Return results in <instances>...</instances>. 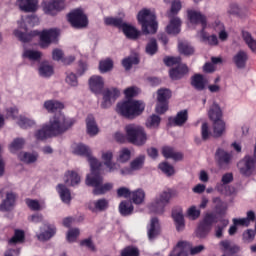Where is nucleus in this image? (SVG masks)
I'll use <instances>...</instances> for the list:
<instances>
[{
	"instance_id": "34",
	"label": "nucleus",
	"mask_w": 256,
	"mask_h": 256,
	"mask_svg": "<svg viewBox=\"0 0 256 256\" xmlns=\"http://www.w3.org/2000/svg\"><path fill=\"white\" fill-rule=\"evenodd\" d=\"M133 210H134V207H133V204L130 201L125 200V201H122L119 204V213L123 217H127L129 215H132Z\"/></svg>"
},
{
	"instance_id": "23",
	"label": "nucleus",
	"mask_w": 256,
	"mask_h": 256,
	"mask_svg": "<svg viewBox=\"0 0 256 256\" xmlns=\"http://www.w3.org/2000/svg\"><path fill=\"white\" fill-rule=\"evenodd\" d=\"M188 17L191 23H201L202 29H205V27H207V17L201 14V12L190 10L188 11Z\"/></svg>"
},
{
	"instance_id": "42",
	"label": "nucleus",
	"mask_w": 256,
	"mask_h": 256,
	"mask_svg": "<svg viewBox=\"0 0 256 256\" xmlns=\"http://www.w3.org/2000/svg\"><path fill=\"white\" fill-rule=\"evenodd\" d=\"M130 199L135 203V205H141L145 201V191L143 189H138L132 192Z\"/></svg>"
},
{
	"instance_id": "32",
	"label": "nucleus",
	"mask_w": 256,
	"mask_h": 256,
	"mask_svg": "<svg viewBox=\"0 0 256 256\" xmlns=\"http://www.w3.org/2000/svg\"><path fill=\"white\" fill-rule=\"evenodd\" d=\"M87 133L91 137H95L97 133H99V127H97V123L95 122V118L92 115H89L86 119Z\"/></svg>"
},
{
	"instance_id": "29",
	"label": "nucleus",
	"mask_w": 256,
	"mask_h": 256,
	"mask_svg": "<svg viewBox=\"0 0 256 256\" xmlns=\"http://www.w3.org/2000/svg\"><path fill=\"white\" fill-rule=\"evenodd\" d=\"M187 119H189L187 110H182L177 113L176 117L170 118L169 122L173 125H176L177 127H182V125H185V123H187Z\"/></svg>"
},
{
	"instance_id": "53",
	"label": "nucleus",
	"mask_w": 256,
	"mask_h": 256,
	"mask_svg": "<svg viewBox=\"0 0 256 256\" xmlns=\"http://www.w3.org/2000/svg\"><path fill=\"white\" fill-rule=\"evenodd\" d=\"M178 47L182 55H193V53H195V48L187 42L180 43Z\"/></svg>"
},
{
	"instance_id": "57",
	"label": "nucleus",
	"mask_w": 256,
	"mask_h": 256,
	"mask_svg": "<svg viewBox=\"0 0 256 256\" xmlns=\"http://www.w3.org/2000/svg\"><path fill=\"white\" fill-rule=\"evenodd\" d=\"M229 15H235L236 17H243V9L239 7V4L232 3L228 9Z\"/></svg>"
},
{
	"instance_id": "24",
	"label": "nucleus",
	"mask_w": 256,
	"mask_h": 256,
	"mask_svg": "<svg viewBox=\"0 0 256 256\" xmlns=\"http://www.w3.org/2000/svg\"><path fill=\"white\" fill-rule=\"evenodd\" d=\"M44 108L46 111H48V113H55V111L61 113V111L65 109V104L57 100H48L44 102Z\"/></svg>"
},
{
	"instance_id": "52",
	"label": "nucleus",
	"mask_w": 256,
	"mask_h": 256,
	"mask_svg": "<svg viewBox=\"0 0 256 256\" xmlns=\"http://www.w3.org/2000/svg\"><path fill=\"white\" fill-rule=\"evenodd\" d=\"M144 164L145 156H139L130 163V167L132 171H139V169H143Z\"/></svg>"
},
{
	"instance_id": "40",
	"label": "nucleus",
	"mask_w": 256,
	"mask_h": 256,
	"mask_svg": "<svg viewBox=\"0 0 256 256\" xmlns=\"http://www.w3.org/2000/svg\"><path fill=\"white\" fill-rule=\"evenodd\" d=\"M229 225L228 219H221L220 224L216 225L214 228V235L217 239L223 238V231H225V228Z\"/></svg>"
},
{
	"instance_id": "37",
	"label": "nucleus",
	"mask_w": 256,
	"mask_h": 256,
	"mask_svg": "<svg viewBox=\"0 0 256 256\" xmlns=\"http://www.w3.org/2000/svg\"><path fill=\"white\" fill-rule=\"evenodd\" d=\"M209 118L211 121H221V108L219 107V104L213 103L212 106L210 107V110L208 112Z\"/></svg>"
},
{
	"instance_id": "18",
	"label": "nucleus",
	"mask_w": 256,
	"mask_h": 256,
	"mask_svg": "<svg viewBox=\"0 0 256 256\" xmlns=\"http://www.w3.org/2000/svg\"><path fill=\"white\" fill-rule=\"evenodd\" d=\"M161 234V224H159V218L154 217L150 221V226L148 228V239L153 241L158 235Z\"/></svg>"
},
{
	"instance_id": "1",
	"label": "nucleus",
	"mask_w": 256,
	"mask_h": 256,
	"mask_svg": "<svg viewBox=\"0 0 256 256\" xmlns=\"http://www.w3.org/2000/svg\"><path fill=\"white\" fill-rule=\"evenodd\" d=\"M71 127V123L65 115L61 112L54 115L53 118L49 120L47 124H45L42 129L38 130L35 133L36 139L43 141L49 137H57V135H63L65 131Z\"/></svg>"
},
{
	"instance_id": "49",
	"label": "nucleus",
	"mask_w": 256,
	"mask_h": 256,
	"mask_svg": "<svg viewBox=\"0 0 256 256\" xmlns=\"http://www.w3.org/2000/svg\"><path fill=\"white\" fill-rule=\"evenodd\" d=\"M57 233V229L55 227L48 226V230L42 232L38 235L39 241H49L51 237H53Z\"/></svg>"
},
{
	"instance_id": "38",
	"label": "nucleus",
	"mask_w": 256,
	"mask_h": 256,
	"mask_svg": "<svg viewBox=\"0 0 256 256\" xmlns=\"http://www.w3.org/2000/svg\"><path fill=\"white\" fill-rule=\"evenodd\" d=\"M225 133V122L223 120H217L213 123V137L216 139L219 137H222V135Z\"/></svg>"
},
{
	"instance_id": "31",
	"label": "nucleus",
	"mask_w": 256,
	"mask_h": 256,
	"mask_svg": "<svg viewBox=\"0 0 256 256\" xmlns=\"http://www.w3.org/2000/svg\"><path fill=\"white\" fill-rule=\"evenodd\" d=\"M65 183L66 185L75 187V185H79V183H81V177L75 171H68L65 174Z\"/></svg>"
},
{
	"instance_id": "4",
	"label": "nucleus",
	"mask_w": 256,
	"mask_h": 256,
	"mask_svg": "<svg viewBox=\"0 0 256 256\" xmlns=\"http://www.w3.org/2000/svg\"><path fill=\"white\" fill-rule=\"evenodd\" d=\"M124 130L128 143H132V145H137L138 147H142V145L147 143V132H145L143 126L128 124L125 126Z\"/></svg>"
},
{
	"instance_id": "64",
	"label": "nucleus",
	"mask_w": 256,
	"mask_h": 256,
	"mask_svg": "<svg viewBox=\"0 0 256 256\" xmlns=\"http://www.w3.org/2000/svg\"><path fill=\"white\" fill-rule=\"evenodd\" d=\"M77 237H79V229L74 228L70 229L67 233V241L69 243H73L77 240Z\"/></svg>"
},
{
	"instance_id": "50",
	"label": "nucleus",
	"mask_w": 256,
	"mask_h": 256,
	"mask_svg": "<svg viewBox=\"0 0 256 256\" xmlns=\"http://www.w3.org/2000/svg\"><path fill=\"white\" fill-rule=\"evenodd\" d=\"M113 69V60L111 58H107L105 60L100 61L99 63V71L102 73H108Z\"/></svg>"
},
{
	"instance_id": "17",
	"label": "nucleus",
	"mask_w": 256,
	"mask_h": 256,
	"mask_svg": "<svg viewBox=\"0 0 256 256\" xmlns=\"http://www.w3.org/2000/svg\"><path fill=\"white\" fill-rule=\"evenodd\" d=\"M187 73H189V68L185 64H179L176 68H172L169 71L170 79H172V81L183 79Z\"/></svg>"
},
{
	"instance_id": "62",
	"label": "nucleus",
	"mask_w": 256,
	"mask_h": 256,
	"mask_svg": "<svg viewBox=\"0 0 256 256\" xmlns=\"http://www.w3.org/2000/svg\"><path fill=\"white\" fill-rule=\"evenodd\" d=\"M129 159H131V151L127 148L122 149L119 155L120 163H127Z\"/></svg>"
},
{
	"instance_id": "28",
	"label": "nucleus",
	"mask_w": 256,
	"mask_h": 256,
	"mask_svg": "<svg viewBox=\"0 0 256 256\" xmlns=\"http://www.w3.org/2000/svg\"><path fill=\"white\" fill-rule=\"evenodd\" d=\"M162 155L165 159H173L174 161H181L183 154L175 152V149L171 146L162 147Z\"/></svg>"
},
{
	"instance_id": "11",
	"label": "nucleus",
	"mask_w": 256,
	"mask_h": 256,
	"mask_svg": "<svg viewBox=\"0 0 256 256\" xmlns=\"http://www.w3.org/2000/svg\"><path fill=\"white\" fill-rule=\"evenodd\" d=\"M103 101L101 103L102 109H109L119 99V95H121V92H119V89L117 88H106L103 92Z\"/></svg>"
},
{
	"instance_id": "51",
	"label": "nucleus",
	"mask_w": 256,
	"mask_h": 256,
	"mask_svg": "<svg viewBox=\"0 0 256 256\" xmlns=\"http://www.w3.org/2000/svg\"><path fill=\"white\" fill-rule=\"evenodd\" d=\"M122 65L126 71H129L133 65H139V58H137V56L125 58L122 60Z\"/></svg>"
},
{
	"instance_id": "36",
	"label": "nucleus",
	"mask_w": 256,
	"mask_h": 256,
	"mask_svg": "<svg viewBox=\"0 0 256 256\" xmlns=\"http://www.w3.org/2000/svg\"><path fill=\"white\" fill-rule=\"evenodd\" d=\"M58 193L63 203H66V205H69V203H71V191L66 188L65 185H58Z\"/></svg>"
},
{
	"instance_id": "55",
	"label": "nucleus",
	"mask_w": 256,
	"mask_h": 256,
	"mask_svg": "<svg viewBox=\"0 0 256 256\" xmlns=\"http://www.w3.org/2000/svg\"><path fill=\"white\" fill-rule=\"evenodd\" d=\"M20 161H23V163H35L37 161V156L35 154L27 153V152H21L18 155Z\"/></svg>"
},
{
	"instance_id": "54",
	"label": "nucleus",
	"mask_w": 256,
	"mask_h": 256,
	"mask_svg": "<svg viewBox=\"0 0 256 256\" xmlns=\"http://www.w3.org/2000/svg\"><path fill=\"white\" fill-rule=\"evenodd\" d=\"M159 169L164 172L167 177H171L172 175H175V168L168 164L167 162H162L159 164Z\"/></svg>"
},
{
	"instance_id": "39",
	"label": "nucleus",
	"mask_w": 256,
	"mask_h": 256,
	"mask_svg": "<svg viewBox=\"0 0 256 256\" xmlns=\"http://www.w3.org/2000/svg\"><path fill=\"white\" fill-rule=\"evenodd\" d=\"M216 191L221 195H233L235 193V188L229 184L218 183L215 187Z\"/></svg>"
},
{
	"instance_id": "10",
	"label": "nucleus",
	"mask_w": 256,
	"mask_h": 256,
	"mask_svg": "<svg viewBox=\"0 0 256 256\" xmlns=\"http://www.w3.org/2000/svg\"><path fill=\"white\" fill-rule=\"evenodd\" d=\"M59 39V29L51 28L48 30H43L40 33V47L42 49H47L51 43H57Z\"/></svg>"
},
{
	"instance_id": "2",
	"label": "nucleus",
	"mask_w": 256,
	"mask_h": 256,
	"mask_svg": "<svg viewBox=\"0 0 256 256\" xmlns=\"http://www.w3.org/2000/svg\"><path fill=\"white\" fill-rule=\"evenodd\" d=\"M91 172L86 176L85 184L88 187H93V195H105L113 189V183L103 184V176H101V162L91 160Z\"/></svg>"
},
{
	"instance_id": "19",
	"label": "nucleus",
	"mask_w": 256,
	"mask_h": 256,
	"mask_svg": "<svg viewBox=\"0 0 256 256\" xmlns=\"http://www.w3.org/2000/svg\"><path fill=\"white\" fill-rule=\"evenodd\" d=\"M207 83H209V80L202 74H195L191 77V85L196 89V91L205 90Z\"/></svg>"
},
{
	"instance_id": "3",
	"label": "nucleus",
	"mask_w": 256,
	"mask_h": 256,
	"mask_svg": "<svg viewBox=\"0 0 256 256\" xmlns=\"http://www.w3.org/2000/svg\"><path fill=\"white\" fill-rule=\"evenodd\" d=\"M117 113L126 119H135L145 111V103L139 100L128 99L117 104Z\"/></svg>"
},
{
	"instance_id": "48",
	"label": "nucleus",
	"mask_w": 256,
	"mask_h": 256,
	"mask_svg": "<svg viewBox=\"0 0 256 256\" xmlns=\"http://www.w3.org/2000/svg\"><path fill=\"white\" fill-rule=\"evenodd\" d=\"M43 54L37 50H25L23 53V57L29 59L30 61H39Z\"/></svg>"
},
{
	"instance_id": "27",
	"label": "nucleus",
	"mask_w": 256,
	"mask_h": 256,
	"mask_svg": "<svg viewBox=\"0 0 256 256\" xmlns=\"http://www.w3.org/2000/svg\"><path fill=\"white\" fill-rule=\"evenodd\" d=\"M248 59L249 55H247V52L243 50L238 51V53L233 57V61L238 69H245Z\"/></svg>"
},
{
	"instance_id": "6",
	"label": "nucleus",
	"mask_w": 256,
	"mask_h": 256,
	"mask_svg": "<svg viewBox=\"0 0 256 256\" xmlns=\"http://www.w3.org/2000/svg\"><path fill=\"white\" fill-rule=\"evenodd\" d=\"M105 24L113 25L114 27H118V29H122L124 35H126L128 39H137V37H139L140 35V32L137 31L135 27L123 21V18L108 17V18H105Z\"/></svg>"
},
{
	"instance_id": "9",
	"label": "nucleus",
	"mask_w": 256,
	"mask_h": 256,
	"mask_svg": "<svg viewBox=\"0 0 256 256\" xmlns=\"http://www.w3.org/2000/svg\"><path fill=\"white\" fill-rule=\"evenodd\" d=\"M171 99V90L167 88H161L157 91V105H156V113L158 115H163L169 109L167 101Z\"/></svg>"
},
{
	"instance_id": "56",
	"label": "nucleus",
	"mask_w": 256,
	"mask_h": 256,
	"mask_svg": "<svg viewBox=\"0 0 256 256\" xmlns=\"http://www.w3.org/2000/svg\"><path fill=\"white\" fill-rule=\"evenodd\" d=\"M183 244H180L179 242L177 243L176 247L171 251L169 256H189L187 253V248H182Z\"/></svg>"
},
{
	"instance_id": "47",
	"label": "nucleus",
	"mask_w": 256,
	"mask_h": 256,
	"mask_svg": "<svg viewBox=\"0 0 256 256\" xmlns=\"http://www.w3.org/2000/svg\"><path fill=\"white\" fill-rule=\"evenodd\" d=\"M181 0H174L171 4V9L170 11L167 12V17L169 19L175 17V15H177V13H179V11H181Z\"/></svg>"
},
{
	"instance_id": "8",
	"label": "nucleus",
	"mask_w": 256,
	"mask_h": 256,
	"mask_svg": "<svg viewBox=\"0 0 256 256\" xmlns=\"http://www.w3.org/2000/svg\"><path fill=\"white\" fill-rule=\"evenodd\" d=\"M68 21L74 29H85L89 25V19L83 9H75L68 14Z\"/></svg>"
},
{
	"instance_id": "59",
	"label": "nucleus",
	"mask_w": 256,
	"mask_h": 256,
	"mask_svg": "<svg viewBox=\"0 0 256 256\" xmlns=\"http://www.w3.org/2000/svg\"><path fill=\"white\" fill-rule=\"evenodd\" d=\"M17 124L22 129H29V127H33V125H35V121L28 119L26 117L20 116Z\"/></svg>"
},
{
	"instance_id": "7",
	"label": "nucleus",
	"mask_w": 256,
	"mask_h": 256,
	"mask_svg": "<svg viewBox=\"0 0 256 256\" xmlns=\"http://www.w3.org/2000/svg\"><path fill=\"white\" fill-rule=\"evenodd\" d=\"M214 223H217V214L213 212L206 213L197 227L196 237H198V239H205V237L211 233Z\"/></svg>"
},
{
	"instance_id": "13",
	"label": "nucleus",
	"mask_w": 256,
	"mask_h": 256,
	"mask_svg": "<svg viewBox=\"0 0 256 256\" xmlns=\"http://www.w3.org/2000/svg\"><path fill=\"white\" fill-rule=\"evenodd\" d=\"M215 160L220 167H227V165H231V161H233V154L222 148H218L215 153Z\"/></svg>"
},
{
	"instance_id": "20",
	"label": "nucleus",
	"mask_w": 256,
	"mask_h": 256,
	"mask_svg": "<svg viewBox=\"0 0 256 256\" xmlns=\"http://www.w3.org/2000/svg\"><path fill=\"white\" fill-rule=\"evenodd\" d=\"M168 35H179L181 33V19L179 17L170 18V22L166 27Z\"/></svg>"
},
{
	"instance_id": "58",
	"label": "nucleus",
	"mask_w": 256,
	"mask_h": 256,
	"mask_svg": "<svg viewBox=\"0 0 256 256\" xmlns=\"http://www.w3.org/2000/svg\"><path fill=\"white\" fill-rule=\"evenodd\" d=\"M65 82L70 87H77V85H79V81L77 80V75L73 72L66 73Z\"/></svg>"
},
{
	"instance_id": "30",
	"label": "nucleus",
	"mask_w": 256,
	"mask_h": 256,
	"mask_svg": "<svg viewBox=\"0 0 256 256\" xmlns=\"http://www.w3.org/2000/svg\"><path fill=\"white\" fill-rule=\"evenodd\" d=\"M14 35L19 39V41H22V43H29L33 37H37V35H39V31L34 30L30 33H24L19 30H15Z\"/></svg>"
},
{
	"instance_id": "5",
	"label": "nucleus",
	"mask_w": 256,
	"mask_h": 256,
	"mask_svg": "<svg viewBox=\"0 0 256 256\" xmlns=\"http://www.w3.org/2000/svg\"><path fill=\"white\" fill-rule=\"evenodd\" d=\"M156 19L155 13L147 8L139 11L137 15V20L142 25V31L145 35H155L157 33L158 24Z\"/></svg>"
},
{
	"instance_id": "61",
	"label": "nucleus",
	"mask_w": 256,
	"mask_h": 256,
	"mask_svg": "<svg viewBox=\"0 0 256 256\" xmlns=\"http://www.w3.org/2000/svg\"><path fill=\"white\" fill-rule=\"evenodd\" d=\"M25 239V232L22 230H16L14 236L10 239L9 243H23Z\"/></svg>"
},
{
	"instance_id": "33",
	"label": "nucleus",
	"mask_w": 256,
	"mask_h": 256,
	"mask_svg": "<svg viewBox=\"0 0 256 256\" xmlns=\"http://www.w3.org/2000/svg\"><path fill=\"white\" fill-rule=\"evenodd\" d=\"M242 39L246 43L247 47L252 51V53H256V40L253 38L251 33L248 31H242Z\"/></svg>"
},
{
	"instance_id": "25",
	"label": "nucleus",
	"mask_w": 256,
	"mask_h": 256,
	"mask_svg": "<svg viewBox=\"0 0 256 256\" xmlns=\"http://www.w3.org/2000/svg\"><path fill=\"white\" fill-rule=\"evenodd\" d=\"M73 153H75V155H82L84 157H87L90 164L92 160L97 161L95 157H92L91 149L85 146V144H77L74 147Z\"/></svg>"
},
{
	"instance_id": "45",
	"label": "nucleus",
	"mask_w": 256,
	"mask_h": 256,
	"mask_svg": "<svg viewBox=\"0 0 256 256\" xmlns=\"http://www.w3.org/2000/svg\"><path fill=\"white\" fill-rule=\"evenodd\" d=\"M145 51L147 55H155L157 51H159V46L157 45V40L155 38H151L149 42L146 44Z\"/></svg>"
},
{
	"instance_id": "14",
	"label": "nucleus",
	"mask_w": 256,
	"mask_h": 256,
	"mask_svg": "<svg viewBox=\"0 0 256 256\" xmlns=\"http://www.w3.org/2000/svg\"><path fill=\"white\" fill-rule=\"evenodd\" d=\"M17 4L23 13H35L39 9L38 0H17Z\"/></svg>"
},
{
	"instance_id": "16",
	"label": "nucleus",
	"mask_w": 256,
	"mask_h": 256,
	"mask_svg": "<svg viewBox=\"0 0 256 256\" xmlns=\"http://www.w3.org/2000/svg\"><path fill=\"white\" fill-rule=\"evenodd\" d=\"M197 37L202 43H205V45H209L210 47H217V45H219V38H217V35H209L203 28L197 33Z\"/></svg>"
},
{
	"instance_id": "12",
	"label": "nucleus",
	"mask_w": 256,
	"mask_h": 256,
	"mask_svg": "<svg viewBox=\"0 0 256 256\" xmlns=\"http://www.w3.org/2000/svg\"><path fill=\"white\" fill-rule=\"evenodd\" d=\"M42 7L46 15L55 17L59 11H63L65 9V2L63 0H50L49 2H44Z\"/></svg>"
},
{
	"instance_id": "41",
	"label": "nucleus",
	"mask_w": 256,
	"mask_h": 256,
	"mask_svg": "<svg viewBox=\"0 0 256 256\" xmlns=\"http://www.w3.org/2000/svg\"><path fill=\"white\" fill-rule=\"evenodd\" d=\"M91 211H107L109 209V200L102 198L94 202V208L90 207Z\"/></svg>"
},
{
	"instance_id": "22",
	"label": "nucleus",
	"mask_w": 256,
	"mask_h": 256,
	"mask_svg": "<svg viewBox=\"0 0 256 256\" xmlns=\"http://www.w3.org/2000/svg\"><path fill=\"white\" fill-rule=\"evenodd\" d=\"M17 199V194L14 192L6 193V199L0 205V211H11L15 206V200Z\"/></svg>"
},
{
	"instance_id": "26",
	"label": "nucleus",
	"mask_w": 256,
	"mask_h": 256,
	"mask_svg": "<svg viewBox=\"0 0 256 256\" xmlns=\"http://www.w3.org/2000/svg\"><path fill=\"white\" fill-rule=\"evenodd\" d=\"M180 245L182 248H186V253L188 255H192V256H195V255H199V253H203V251H205V245L201 244V245H198V246H193L191 245V243H188V242H179Z\"/></svg>"
},
{
	"instance_id": "43",
	"label": "nucleus",
	"mask_w": 256,
	"mask_h": 256,
	"mask_svg": "<svg viewBox=\"0 0 256 256\" xmlns=\"http://www.w3.org/2000/svg\"><path fill=\"white\" fill-rule=\"evenodd\" d=\"M53 73V66H51V64H48V62H43L42 64H40L39 74L41 75V77H51Z\"/></svg>"
},
{
	"instance_id": "35",
	"label": "nucleus",
	"mask_w": 256,
	"mask_h": 256,
	"mask_svg": "<svg viewBox=\"0 0 256 256\" xmlns=\"http://www.w3.org/2000/svg\"><path fill=\"white\" fill-rule=\"evenodd\" d=\"M165 207L167 204L162 202L159 199H156L152 204H150L149 209L152 213H156L157 215H163L165 213Z\"/></svg>"
},
{
	"instance_id": "46",
	"label": "nucleus",
	"mask_w": 256,
	"mask_h": 256,
	"mask_svg": "<svg viewBox=\"0 0 256 256\" xmlns=\"http://www.w3.org/2000/svg\"><path fill=\"white\" fill-rule=\"evenodd\" d=\"M24 145H25V139L16 138L9 145L10 152L17 153V151H19L22 147H24Z\"/></svg>"
},
{
	"instance_id": "15",
	"label": "nucleus",
	"mask_w": 256,
	"mask_h": 256,
	"mask_svg": "<svg viewBox=\"0 0 256 256\" xmlns=\"http://www.w3.org/2000/svg\"><path fill=\"white\" fill-rule=\"evenodd\" d=\"M172 219L175 223L176 231L179 233L185 231V216H183L182 208H174L172 210Z\"/></svg>"
},
{
	"instance_id": "63",
	"label": "nucleus",
	"mask_w": 256,
	"mask_h": 256,
	"mask_svg": "<svg viewBox=\"0 0 256 256\" xmlns=\"http://www.w3.org/2000/svg\"><path fill=\"white\" fill-rule=\"evenodd\" d=\"M26 205L32 211H41V204L37 200L26 199Z\"/></svg>"
},
{
	"instance_id": "60",
	"label": "nucleus",
	"mask_w": 256,
	"mask_h": 256,
	"mask_svg": "<svg viewBox=\"0 0 256 256\" xmlns=\"http://www.w3.org/2000/svg\"><path fill=\"white\" fill-rule=\"evenodd\" d=\"M187 215L189 219L195 221L196 219H199V217H201V210L197 209V207L195 206H191L187 210Z\"/></svg>"
},
{
	"instance_id": "21",
	"label": "nucleus",
	"mask_w": 256,
	"mask_h": 256,
	"mask_svg": "<svg viewBox=\"0 0 256 256\" xmlns=\"http://www.w3.org/2000/svg\"><path fill=\"white\" fill-rule=\"evenodd\" d=\"M89 86L93 93H101L103 87H105V81L101 76H92L89 79Z\"/></svg>"
},
{
	"instance_id": "44",
	"label": "nucleus",
	"mask_w": 256,
	"mask_h": 256,
	"mask_svg": "<svg viewBox=\"0 0 256 256\" xmlns=\"http://www.w3.org/2000/svg\"><path fill=\"white\" fill-rule=\"evenodd\" d=\"M161 125V117L158 115H151L147 120H146V127L148 129H157Z\"/></svg>"
}]
</instances>
